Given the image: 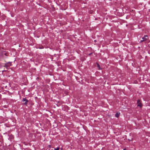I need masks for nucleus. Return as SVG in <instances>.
Returning <instances> with one entry per match:
<instances>
[{"label":"nucleus","instance_id":"obj_9","mask_svg":"<svg viewBox=\"0 0 150 150\" xmlns=\"http://www.w3.org/2000/svg\"><path fill=\"white\" fill-rule=\"evenodd\" d=\"M94 41H95V42H96V40H94Z\"/></svg>","mask_w":150,"mask_h":150},{"label":"nucleus","instance_id":"obj_1","mask_svg":"<svg viewBox=\"0 0 150 150\" xmlns=\"http://www.w3.org/2000/svg\"><path fill=\"white\" fill-rule=\"evenodd\" d=\"M148 36L147 35H144V36L142 37V39L140 40V42H142L143 41H146L147 39Z\"/></svg>","mask_w":150,"mask_h":150},{"label":"nucleus","instance_id":"obj_10","mask_svg":"<svg viewBox=\"0 0 150 150\" xmlns=\"http://www.w3.org/2000/svg\"><path fill=\"white\" fill-rule=\"evenodd\" d=\"M1 63H0V65H1Z\"/></svg>","mask_w":150,"mask_h":150},{"label":"nucleus","instance_id":"obj_6","mask_svg":"<svg viewBox=\"0 0 150 150\" xmlns=\"http://www.w3.org/2000/svg\"><path fill=\"white\" fill-rule=\"evenodd\" d=\"M59 147H57L56 148H54V150H59Z\"/></svg>","mask_w":150,"mask_h":150},{"label":"nucleus","instance_id":"obj_5","mask_svg":"<svg viewBox=\"0 0 150 150\" xmlns=\"http://www.w3.org/2000/svg\"><path fill=\"white\" fill-rule=\"evenodd\" d=\"M120 115V113L117 112L115 115L116 117H119Z\"/></svg>","mask_w":150,"mask_h":150},{"label":"nucleus","instance_id":"obj_2","mask_svg":"<svg viewBox=\"0 0 150 150\" xmlns=\"http://www.w3.org/2000/svg\"><path fill=\"white\" fill-rule=\"evenodd\" d=\"M137 103L138 104L137 106L139 107L140 108H141L142 106V104L140 102V100H138L137 101Z\"/></svg>","mask_w":150,"mask_h":150},{"label":"nucleus","instance_id":"obj_3","mask_svg":"<svg viewBox=\"0 0 150 150\" xmlns=\"http://www.w3.org/2000/svg\"><path fill=\"white\" fill-rule=\"evenodd\" d=\"M11 65V63L10 62L5 64V65L4 66V67H6L7 69L8 67H9Z\"/></svg>","mask_w":150,"mask_h":150},{"label":"nucleus","instance_id":"obj_4","mask_svg":"<svg viewBox=\"0 0 150 150\" xmlns=\"http://www.w3.org/2000/svg\"><path fill=\"white\" fill-rule=\"evenodd\" d=\"M23 101L25 102L24 103V104L25 105L27 104V103L28 102V100L25 98H23Z\"/></svg>","mask_w":150,"mask_h":150},{"label":"nucleus","instance_id":"obj_7","mask_svg":"<svg viewBox=\"0 0 150 150\" xmlns=\"http://www.w3.org/2000/svg\"><path fill=\"white\" fill-rule=\"evenodd\" d=\"M97 67L99 68V69H100V66L98 64Z\"/></svg>","mask_w":150,"mask_h":150},{"label":"nucleus","instance_id":"obj_8","mask_svg":"<svg viewBox=\"0 0 150 150\" xmlns=\"http://www.w3.org/2000/svg\"><path fill=\"white\" fill-rule=\"evenodd\" d=\"M123 150H126V149H123Z\"/></svg>","mask_w":150,"mask_h":150}]
</instances>
